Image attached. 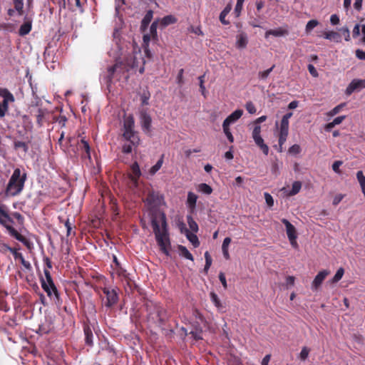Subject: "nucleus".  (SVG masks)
<instances>
[{
  "label": "nucleus",
  "instance_id": "a211bd4d",
  "mask_svg": "<svg viewBox=\"0 0 365 365\" xmlns=\"http://www.w3.org/2000/svg\"><path fill=\"white\" fill-rule=\"evenodd\" d=\"M248 43V38L247 36L245 33H240L238 35H237L236 37V46L242 49L245 48Z\"/></svg>",
  "mask_w": 365,
  "mask_h": 365
},
{
  "label": "nucleus",
  "instance_id": "603ef678",
  "mask_svg": "<svg viewBox=\"0 0 365 365\" xmlns=\"http://www.w3.org/2000/svg\"><path fill=\"white\" fill-rule=\"evenodd\" d=\"M223 132L227 138L228 140L231 143L234 141L233 135H232L229 127H222Z\"/></svg>",
  "mask_w": 365,
  "mask_h": 365
},
{
  "label": "nucleus",
  "instance_id": "864d4df0",
  "mask_svg": "<svg viewBox=\"0 0 365 365\" xmlns=\"http://www.w3.org/2000/svg\"><path fill=\"white\" fill-rule=\"evenodd\" d=\"M190 334L192 335V337L195 339V340L202 339V330H195V331H191Z\"/></svg>",
  "mask_w": 365,
  "mask_h": 365
},
{
  "label": "nucleus",
  "instance_id": "c03bdc74",
  "mask_svg": "<svg viewBox=\"0 0 365 365\" xmlns=\"http://www.w3.org/2000/svg\"><path fill=\"white\" fill-rule=\"evenodd\" d=\"M264 196L265 202H266L267 206L269 208L272 207L274 205V199H273L272 196L268 192H264Z\"/></svg>",
  "mask_w": 365,
  "mask_h": 365
},
{
  "label": "nucleus",
  "instance_id": "4d7b16f0",
  "mask_svg": "<svg viewBox=\"0 0 365 365\" xmlns=\"http://www.w3.org/2000/svg\"><path fill=\"white\" fill-rule=\"evenodd\" d=\"M113 269L115 273L116 274H118L119 277H125V270L121 267L120 264L119 265L118 267H113Z\"/></svg>",
  "mask_w": 365,
  "mask_h": 365
},
{
  "label": "nucleus",
  "instance_id": "39448f33",
  "mask_svg": "<svg viewBox=\"0 0 365 365\" xmlns=\"http://www.w3.org/2000/svg\"><path fill=\"white\" fill-rule=\"evenodd\" d=\"M13 222V220L7 212L6 206L0 204V224L6 228L11 236L20 242H24V237L12 227Z\"/></svg>",
  "mask_w": 365,
  "mask_h": 365
},
{
  "label": "nucleus",
  "instance_id": "49530a36",
  "mask_svg": "<svg viewBox=\"0 0 365 365\" xmlns=\"http://www.w3.org/2000/svg\"><path fill=\"white\" fill-rule=\"evenodd\" d=\"M309 353V349L304 346L302 349L301 352L299 354V357L301 360L304 361L307 359Z\"/></svg>",
  "mask_w": 365,
  "mask_h": 365
},
{
  "label": "nucleus",
  "instance_id": "79ce46f5",
  "mask_svg": "<svg viewBox=\"0 0 365 365\" xmlns=\"http://www.w3.org/2000/svg\"><path fill=\"white\" fill-rule=\"evenodd\" d=\"M81 143L82 145V149H83L86 152V157L88 158H91V154H90V146L88 143L85 139H81Z\"/></svg>",
  "mask_w": 365,
  "mask_h": 365
},
{
  "label": "nucleus",
  "instance_id": "13d9d810",
  "mask_svg": "<svg viewBox=\"0 0 365 365\" xmlns=\"http://www.w3.org/2000/svg\"><path fill=\"white\" fill-rule=\"evenodd\" d=\"M13 248L10 247L7 245L2 243L0 242V252L2 253H6L7 251L13 252Z\"/></svg>",
  "mask_w": 365,
  "mask_h": 365
},
{
  "label": "nucleus",
  "instance_id": "aec40b11",
  "mask_svg": "<svg viewBox=\"0 0 365 365\" xmlns=\"http://www.w3.org/2000/svg\"><path fill=\"white\" fill-rule=\"evenodd\" d=\"M14 255V257L15 259H19L21 264L26 268V269H31V264L29 262L26 261L23 255L20 252H18L15 249L13 250V252H11Z\"/></svg>",
  "mask_w": 365,
  "mask_h": 365
},
{
  "label": "nucleus",
  "instance_id": "6e6d98bb",
  "mask_svg": "<svg viewBox=\"0 0 365 365\" xmlns=\"http://www.w3.org/2000/svg\"><path fill=\"white\" fill-rule=\"evenodd\" d=\"M340 31L344 36L345 41H350V32L347 27H342L340 29Z\"/></svg>",
  "mask_w": 365,
  "mask_h": 365
},
{
  "label": "nucleus",
  "instance_id": "4be33fe9",
  "mask_svg": "<svg viewBox=\"0 0 365 365\" xmlns=\"http://www.w3.org/2000/svg\"><path fill=\"white\" fill-rule=\"evenodd\" d=\"M324 38L332 41L336 43H339L341 41V36L335 31H327L324 34Z\"/></svg>",
  "mask_w": 365,
  "mask_h": 365
},
{
  "label": "nucleus",
  "instance_id": "3c124183",
  "mask_svg": "<svg viewBox=\"0 0 365 365\" xmlns=\"http://www.w3.org/2000/svg\"><path fill=\"white\" fill-rule=\"evenodd\" d=\"M158 24V21H155L153 22V24H151V26L150 27V34L153 37L157 36Z\"/></svg>",
  "mask_w": 365,
  "mask_h": 365
},
{
  "label": "nucleus",
  "instance_id": "f257e3e1",
  "mask_svg": "<svg viewBox=\"0 0 365 365\" xmlns=\"http://www.w3.org/2000/svg\"><path fill=\"white\" fill-rule=\"evenodd\" d=\"M145 206L149 212L151 225L156 242L160 250L167 256L170 255V241L168 230L166 217L160 207L163 203V198L158 192H150L145 200Z\"/></svg>",
  "mask_w": 365,
  "mask_h": 365
},
{
  "label": "nucleus",
  "instance_id": "1a4fd4ad",
  "mask_svg": "<svg viewBox=\"0 0 365 365\" xmlns=\"http://www.w3.org/2000/svg\"><path fill=\"white\" fill-rule=\"evenodd\" d=\"M103 292L106 296L104 304L107 307H111L115 304L118 300V293L115 289L111 287H104Z\"/></svg>",
  "mask_w": 365,
  "mask_h": 365
},
{
  "label": "nucleus",
  "instance_id": "5701e85b",
  "mask_svg": "<svg viewBox=\"0 0 365 365\" xmlns=\"http://www.w3.org/2000/svg\"><path fill=\"white\" fill-rule=\"evenodd\" d=\"M195 232H190L189 230L185 229V235L187 240L192 243L195 247H197L200 245V242Z\"/></svg>",
  "mask_w": 365,
  "mask_h": 365
},
{
  "label": "nucleus",
  "instance_id": "f3484780",
  "mask_svg": "<svg viewBox=\"0 0 365 365\" xmlns=\"http://www.w3.org/2000/svg\"><path fill=\"white\" fill-rule=\"evenodd\" d=\"M282 223L286 227V232L287 235V237L289 240H294V238H297V232L296 229L293 225H292L287 219L282 220Z\"/></svg>",
  "mask_w": 365,
  "mask_h": 365
},
{
  "label": "nucleus",
  "instance_id": "7ed1b4c3",
  "mask_svg": "<svg viewBox=\"0 0 365 365\" xmlns=\"http://www.w3.org/2000/svg\"><path fill=\"white\" fill-rule=\"evenodd\" d=\"M26 173L24 169H14L6 187V195L15 196L21 192L26 180Z\"/></svg>",
  "mask_w": 365,
  "mask_h": 365
},
{
  "label": "nucleus",
  "instance_id": "37998d69",
  "mask_svg": "<svg viewBox=\"0 0 365 365\" xmlns=\"http://www.w3.org/2000/svg\"><path fill=\"white\" fill-rule=\"evenodd\" d=\"M205 265L204 270L205 272H207L208 269H210V267L212 264V258L208 252H205Z\"/></svg>",
  "mask_w": 365,
  "mask_h": 365
},
{
  "label": "nucleus",
  "instance_id": "e2e57ef3",
  "mask_svg": "<svg viewBox=\"0 0 365 365\" xmlns=\"http://www.w3.org/2000/svg\"><path fill=\"white\" fill-rule=\"evenodd\" d=\"M308 71L310 73V74L314 76V77H317L318 76V72L317 71V69L315 68V67L312 65V64H309L308 66Z\"/></svg>",
  "mask_w": 365,
  "mask_h": 365
},
{
  "label": "nucleus",
  "instance_id": "cd10ccee",
  "mask_svg": "<svg viewBox=\"0 0 365 365\" xmlns=\"http://www.w3.org/2000/svg\"><path fill=\"white\" fill-rule=\"evenodd\" d=\"M163 163V155H162L157 163L152 166L148 170V174L151 176L154 175L162 167Z\"/></svg>",
  "mask_w": 365,
  "mask_h": 365
},
{
  "label": "nucleus",
  "instance_id": "c85d7f7f",
  "mask_svg": "<svg viewBox=\"0 0 365 365\" xmlns=\"http://www.w3.org/2000/svg\"><path fill=\"white\" fill-rule=\"evenodd\" d=\"M356 178L360 185L361 192L365 196V176L361 170H359L356 173Z\"/></svg>",
  "mask_w": 365,
  "mask_h": 365
},
{
  "label": "nucleus",
  "instance_id": "5fc2aeb1",
  "mask_svg": "<svg viewBox=\"0 0 365 365\" xmlns=\"http://www.w3.org/2000/svg\"><path fill=\"white\" fill-rule=\"evenodd\" d=\"M14 146L16 149L21 148L24 152H26L28 149L26 144L22 141H16L14 143Z\"/></svg>",
  "mask_w": 365,
  "mask_h": 365
},
{
  "label": "nucleus",
  "instance_id": "412c9836",
  "mask_svg": "<svg viewBox=\"0 0 365 365\" xmlns=\"http://www.w3.org/2000/svg\"><path fill=\"white\" fill-rule=\"evenodd\" d=\"M232 9L231 4H227L225 8L221 11L220 14V21L224 25H228L230 22L225 19L227 14L230 12Z\"/></svg>",
  "mask_w": 365,
  "mask_h": 365
},
{
  "label": "nucleus",
  "instance_id": "7c9ffc66",
  "mask_svg": "<svg viewBox=\"0 0 365 365\" xmlns=\"http://www.w3.org/2000/svg\"><path fill=\"white\" fill-rule=\"evenodd\" d=\"M197 190L206 195H210L212 192V187L206 183L200 184L197 187Z\"/></svg>",
  "mask_w": 365,
  "mask_h": 365
},
{
  "label": "nucleus",
  "instance_id": "473e14b6",
  "mask_svg": "<svg viewBox=\"0 0 365 365\" xmlns=\"http://www.w3.org/2000/svg\"><path fill=\"white\" fill-rule=\"evenodd\" d=\"M187 223H188L190 230L192 232H197L198 231V225L196 223V222L193 220L192 216L188 215L187 217Z\"/></svg>",
  "mask_w": 365,
  "mask_h": 365
},
{
  "label": "nucleus",
  "instance_id": "6e6552de",
  "mask_svg": "<svg viewBox=\"0 0 365 365\" xmlns=\"http://www.w3.org/2000/svg\"><path fill=\"white\" fill-rule=\"evenodd\" d=\"M252 137L255 144L262 150V153L267 155L269 153V147L264 143L261 136V126L259 125H254Z\"/></svg>",
  "mask_w": 365,
  "mask_h": 365
},
{
  "label": "nucleus",
  "instance_id": "f03ea898",
  "mask_svg": "<svg viewBox=\"0 0 365 365\" xmlns=\"http://www.w3.org/2000/svg\"><path fill=\"white\" fill-rule=\"evenodd\" d=\"M135 121L132 115H128L123 120V138L126 141L122 146V151L125 154L132 152L133 148L138 146L140 139L134 130Z\"/></svg>",
  "mask_w": 365,
  "mask_h": 365
},
{
  "label": "nucleus",
  "instance_id": "f704fd0d",
  "mask_svg": "<svg viewBox=\"0 0 365 365\" xmlns=\"http://www.w3.org/2000/svg\"><path fill=\"white\" fill-rule=\"evenodd\" d=\"M345 106V103H341L338 106H336V107H334L333 109H331V110H329L327 115L329 117H332V116H334L335 115L338 114L341 110L342 108Z\"/></svg>",
  "mask_w": 365,
  "mask_h": 365
},
{
  "label": "nucleus",
  "instance_id": "0e129e2a",
  "mask_svg": "<svg viewBox=\"0 0 365 365\" xmlns=\"http://www.w3.org/2000/svg\"><path fill=\"white\" fill-rule=\"evenodd\" d=\"M219 279H220V281L221 282V283H222V284L223 287H224L225 289H227V281H226L225 275V274H224V273L220 272V273L219 274Z\"/></svg>",
  "mask_w": 365,
  "mask_h": 365
},
{
  "label": "nucleus",
  "instance_id": "c756f323",
  "mask_svg": "<svg viewBox=\"0 0 365 365\" xmlns=\"http://www.w3.org/2000/svg\"><path fill=\"white\" fill-rule=\"evenodd\" d=\"M302 188V183L299 181H294L292 183L291 190L287 193L289 196L297 195Z\"/></svg>",
  "mask_w": 365,
  "mask_h": 365
},
{
  "label": "nucleus",
  "instance_id": "58836bf2",
  "mask_svg": "<svg viewBox=\"0 0 365 365\" xmlns=\"http://www.w3.org/2000/svg\"><path fill=\"white\" fill-rule=\"evenodd\" d=\"M86 335V344L91 346L93 344V334L89 329H85L84 330Z\"/></svg>",
  "mask_w": 365,
  "mask_h": 365
},
{
  "label": "nucleus",
  "instance_id": "6ab92c4d",
  "mask_svg": "<svg viewBox=\"0 0 365 365\" xmlns=\"http://www.w3.org/2000/svg\"><path fill=\"white\" fill-rule=\"evenodd\" d=\"M197 200V196L194 192H189L187 193V198L186 204H187V207L191 210H193L195 209Z\"/></svg>",
  "mask_w": 365,
  "mask_h": 365
},
{
  "label": "nucleus",
  "instance_id": "338daca9",
  "mask_svg": "<svg viewBox=\"0 0 365 365\" xmlns=\"http://www.w3.org/2000/svg\"><path fill=\"white\" fill-rule=\"evenodd\" d=\"M230 242H231V238L225 237L224 239L222 245V250H228Z\"/></svg>",
  "mask_w": 365,
  "mask_h": 365
},
{
  "label": "nucleus",
  "instance_id": "a18cd8bd",
  "mask_svg": "<svg viewBox=\"0 0 365 365\" xmlns=\"http://www.w3.org/2000/svg\"><path fill=\"white\" fill-rule=\"evenodd\" d=\"M244 1L245 0H237V4L235 8V13L236 14L237 16H240L241 13Z\"/></svg>",
  "mask_w": 365,
  "mask_h": 365
},
{
  "label": "nucleus",
  "instance_id": "bf43d9fd",
  "mask_svg": "<svg viewBox=\"0 0 365 365\" xmlns=\"http://www.w3.org/2000/svg\"><path fill=\"white\" fill-rule=\"evenodd\" d=\"M189 31L192 33H194L197 35H199V36H203L204 34L202 32V31L201 30V28L200 26H197V27H194V26H190V28L189 29Z\"/></svg>",
  "mask_w": 365,
  "mask_h": 365
},
{
  "label": "nucleus",
  "instance_id": "72a5a7b5",
  "mask_svg": "<svg viewBox=\"0 0 365 365\" xmlns=\"http://www.w3.org/2000/svg\"><path fill=\"white\" fill-rule=\"evenodd\" d=\"M344 274V269L342 267H340L339 269H338L333 278L330 280V282L333 284L338 282L339 280L341 279Z\"/></svg>",
  "mask_w": 365,
  "mask_h": 365
},
{
  "label": "nucleus",
  "instance_id": "9d476101",
  "mask_svg": "<svg viewBox=\"0 0 365 365\" xmlns=\"http://www.w3.org/2000/svg\"><path fill=\"white\" fill-rule=\"evenodd\" d=\"M365 88V79H354L347 86L345 93L350 96L354 91H360Z\"/></svg>",
  "mask_w": 365,
  "mask_h": 365
},
{
  "label": "nucleus",
  "instance_id": "dca6fc26",
  "mask_svg": "<svg viewBox=\"0 0 365 365\" xmlns=\"http://www.w3.org/2000/svg\"><path fill=\"white\" fill-rule=\"evenodd\" d=\"M288 30L283 27H279L274 29H269L266 31L264 37L268 38L269 36H274L275 37L284 36L288 34Z\"/></svg>",
  "mask_w": 365,
  "mask_h": 365
},
{
  "label": "nucleus",
  "instance_id": "20e7f679",
  "mask_svg": "<svg viewBox=\"0 0 365 365\" xmlns=\"http://www.w3.org/2000/svg\"><path fill=\"white\" fill-rule=\"evenodd\" d=\"M133 66V63L128 62L123 63L117 59L115 64L107 69L106 73L103 76V81L106 83L107 89L109 92H111L112 90L111 83L113 80L120 79L121 74H124L125 72L128 71L129 68Z\"/></svg>",
  "mask_w": 365,
  "mask_h": 365
},
{
  "label": "nucleus",
  "instance_id": "a19ab883",
  "mask_svg": "<svg viewBox=\"0 0 365 365\" xmlns=\"http://www.w3.org/2000/svg\"><path fill=\"white\" fill-rule=\"evenodd\" d=\"M287 136H288V135H287V134L279 133V149H278V151L280 153L282 152V150H283L282 146L284 144V143L286 142Z\"/></svg>",
  "mask_w": 365,
  "mask_h": 365
},
{
  "label": "nucleus",
  "instance_id": "c9c22d12",
  "mask_svg": "<svg viewBox=\"0 0 365 365\" xmlns=\"http://www.w3.org/2000/svg\"><path fill=\"white\" fill-rule=\"evenodd\" d=\"M274 66H275L273 65L271 68H269L265 71H259L258 73L259 78L261 80H266L268 78V76H269L270 73L273 71Z\"/></svg>",
  "mask_w": 365,
  "mask_h": 365
},
{
  "label": "nucleus",
  "instance_id": "774afa93",
  "mask_svg": "<svg viewBox=\"0 0 365 365\" xmlns=\"http://www.w3.org/2000/svg\"><path fill=\"white\" fill-rule=\"evenodd\" d=\"M356 56L360 60L365 61V51L361 49H357L356 51Z\"/></svg>",
  "mask_w": 365,
  "mask_h": 365
},
{
  "label": "nucleus",
  "instance_id": "4468645a",
  "mask_svg": "<svg viewBox=\"0 0 365 365\" xmlns=\"http://www.w3.org/2000/svg\"><path fill=\"white\" fill-rule=\"evenodd\" d=\"M131 174L129 178L135 187L138 185V179L142 175L139 165L137 162H135L130 166Z\"/></svg>",
  "mask_w": 365,
  "mask_h": 365
},
{
  "label": "nucleus",
  "instance_id": "a878e982",
  "mask_svg": "<svg viewBox=\"0 0 365 365\" xmlns=\"http://www.w3.org/2000/svg\"><path fill=\"white\" fill-rule=\"evenodd\" d=\"M178 252H179V255L181 257H182L185 259H190L191 261L194 260L192 255L189 252V250L185 246L179 245L178 246Z\"/></svg>",
  "mask_w": 365,
  "mask_h": 365
},
{
  "label": "nucleus",
  "instance_id": "4c0bfd02",
  "mask_svg": "<svg viewBox=\"0 0 365 365\" xmlns=\"http://www.w3.org/2000/svg\"><path fill=\"white\" fill-rule=\"evenodd\" d=\"M289 124V122H285L284 120H281V124H280V128H279V133L280 134L288 135Z\"/></svg>",
  "mask_w": 365,
  "mask_h": 365
},
{
  "label": "nucleus",
  "instance_id": "8fccbe9b",
  "mask_svg": "<svg viewBox=\"0 0 365 365\" xmlns=\"http://www.w3.org/2000/svg\"><path fill=\"white\" fill-rule=\"evenodd\" d=\"M245 108H246L247 110L248 111V113H250V114H254L256 113V108H255L254 103L251 101L247 102L246 103Z\"/></svg>",
  "mask_w": 365,
  "mask_h": 365
},
{
  "label": "nucleus",
  "instance_id": "b1692460",
  "mask_svg": "<svg viewBox=\"0 0 365 365\" xmlns=\"http://www.w3.org/2000/svg\"><path fill=\"white\" fill-rule=\"evenodd\" d=\"M31 27H32L31 21H26L20 26V29L19 31V35L25 36V35L28 34L31 31Z\"/></svg>",
  "mask_w": 365,
  "mask_h": 365
},
{
  "label": "nucleus",
  "instance_id": "f8f14e48",
  "mask_svg": "<svg viewBox=\"0 0 365 365\" xmlns=\"http://www.w3.org/2000/svg\"><path fill=\"white\" fill-rule=\"evenodd\" d=\"M140 125L145 133L149 134L151 132L152 119L149 114L145 112L140 113Z\"/></svg>",
  "mask_w": 365,
  "mask_h": 365
},
{
  "label": "nucleus",
  "instance_id": "2eb2a0df",
  "mask_svg": "<svg viewBox=\"0 0 365 365\" xmlns=\"http://www.w3.org/2000/svg\"><path fill=\"white\" fill-rule=\"evenodd\" d=\"M329 271L328 270H322L320 271L315 278L314 279L312 283V289L313 290H317L318 287L322 284L324 279L329 274Z\"/></svg>",
  "mask_w": 365,
  "mask_h": 365
},
{
  "label": "nucleus",
  "instance_id": "09e8293b",
  "mask_svg": "<svg viewBox=\"0 0 365 365\" xmlns=\"http://www.w3.org/2000/svg\"><path fill=\"white\" fill-rule=\"evenodd\" d=\"M301 152V148L299 145L294 144L289 148V153L291 154L297 155Z\"/></svg>",
  "mask_w": 365,
  "mask_h": 365
},
{
  "label": "nucleus",
  "instance_id": "2f4dec72",
  "mask_svg": "<svg viewBox=\"0 0 365 365\" xmlns=\"http://www.w3.org/2000/svg\"><path fill=\"white\" fill-rule=\"evenodd\" d=\"M210 299L212 302L215 304V306L219 309L222 310L223 306L222 303L220 302V300L219 299L217 295L215 292L210 293Z\"/></svg>",
  "mask_w": 365,
  "mask_h": 365
},
{
  "label": "nucleus",
  "instance_id": "69168bd1",
  "mask_svg": "<svg viewBox=\"0 0 365 365\" xmlns=\"http://www.w3.org/2000/svg\"><path fill=\"white\" fill-rule=\"evenodd\" d=\"M339 17L336 14H332L330 17V22L332 25H337L339 24Z\"/></svg>",
  "mask_w": 365,
  "mask_h": 365
},
{
  "label": "nucleus",
  "instance_id": "e433bc0d",
  "mask_svg": "<svg viewBox=\"0 0 365 365\" xmlns=\"http://www.w3.org/2000/svg\"><path fill=\"white\" fill-rule=\"evenodd\" d=\"M15 9L18 11L19 15L22 14L23 8H24V1L23 0H13Z\"/></svg>",
  "mask_w": 365,
  "mask_h": 365
},
{
  "label": "nucleus",
  "instance_id": "bb28decb",
  "mask_svg": "<svg viewBox=\"0 0 365 365\" xmlns=\"http://www.w3.org/2000/svg\"><path fill=\"white\" fill-rule=\"evenodd\" d=\"M153 13L151 10H149L145 14V16L143 17L142 21H141V29H145L148 24L150 23L152 19H153Z\"/></svg>",
  "mask_w": 365,
  "mask_h": 365
},
{
  "label": "nucleus",
  "instance_id": "0eeeda50",
  "mask_svg": "<svg viewBox=\"0 0 365 365\" xmlns=\"http://www.w3.org/2000/svg\"><path fill=\"white\" fill-rule=\"evenodd\" d=\"M14 100L13 94L8 89L0 88V118L5 116L9 110V103Z\"/></svg>",
  "mask_w": 365,
  "mask_h": 365
},
{
  "label": "nucleus",
  "instance_id": "de8ad7c7",
  "mask_svg": "<svg viewBox=\"0 0 365 365\" xmlns=\"http://www.w3.org/2000/svg\"><path fill=\"white\" fill-rule=\"evenodd\" d=\"M115 12L117 15L120 14V10L125 4V0H115Z\"/></svg>",
  "mask_w": 365,
  "mask_h": 365
},
{
  "label": "nucleus",
  "instance_id": "052dcab7",
  "mask_svg": "<svg viewBox=\"0 0 365 365\" xmlns=\"http://www.w3.org/2000/svg\"><path fill=\"white\" fill-rule=\"evenodd\" d=\"M342 165V162L340 160L335 161L332 164V169L336 173H340V166Z\"/></svg>",
  "mask_w": 365,
  "mask_h": 365
},
{
  "label": "nucleus",
  "instance_id": "ddd939ff",
  "mask_svg": "<svg viewBox=\"0 0 365 365\" xmlns=\"http://www.w3.org/2000/svg\"><path fill=\"white\" fill-rule=\"evenodd\" d=\"M243 110L241 109L235 110L230 115H228L222 123V127H229L230 125L237 122L242 115Z\"/></svg>",
  "mask_w": 365,
  "mask_h": 365
},
{
  "label": "nucleus",
  "instance_id": "680f3d73",
  "mask_svg": "<svg viewBox=\"0 0 365 365\" xmlns=\"http://www.w3.org/2000/svg\"><path fill=\"white\" fill-rule=\"evenodd\" d=\"M360 29H361V26L360 24L355 25L352 31L354 38H356L360 35Z\"/></svg>",
  "mask_w": 365,
  "mask_h": 365
},
{
  "label": "nucleus",
  "instance_id": "423d86ee",
  "mask_svg": "<svg viewBox=\"0 0 365 365\" xmlns=\"http://www.w3.org/2000/svg\"><path fill=\"white\" fill-rule=\"evenodd\" d=\"M43 272L45 278L42 277L41 279V284L42 289L46 292L49 297H51L53 295L58 297V291L53 282L49 270L44 269Z\"/></svg>",
  "mask_w": 365,
  "mask_h": 365
},
{
  "label": "nucleus",
  "instance_id": "ea45409f",
  "mask_svg": "<svg viewBox=\"0 0 365 365\" xmlns=\"http://www.w3.org/2000/svg\"><path fill=\"white\" fill-rule=\"evenodd\" d=\"M319 24L318 21L312 19L307 22L305 30L307 33H309L314 28Z\"/></svg>",
  "mask_w": 365,
  "mask_h": 365
},
{
  "label": "nucleus",
  "instance_id": "9b49d317",
  "mask_svg": "<svg viewBox=\"0 0 365 365\" xmlns=\"http://www.w3.org/2000/svg\"><path fill=\"white\" fill-rule=\"evenodd\" d=\"M148 319L153 323H161L165 319V313L163 308L155 307L154 312L148 314Z\"/></svg>",
  "mask_w": 365,
  "mask_h": 365
},
{
  "label": "nucleus",
  "instance_id": "393cba45",
  "mask_svg": "<svg viewBox=\"0 0 365 365\" xmlns=\"http://www.w3.org/2000/svg\"><path fill=\"white\" fill-rule=\"evenodd\" d=\"M177 22V19L173 15H168L160 19V24L163 27L173 24Z\"/></svg>",
  "mask_w": 365,
  "mask_h": 365
}]
</instances>
